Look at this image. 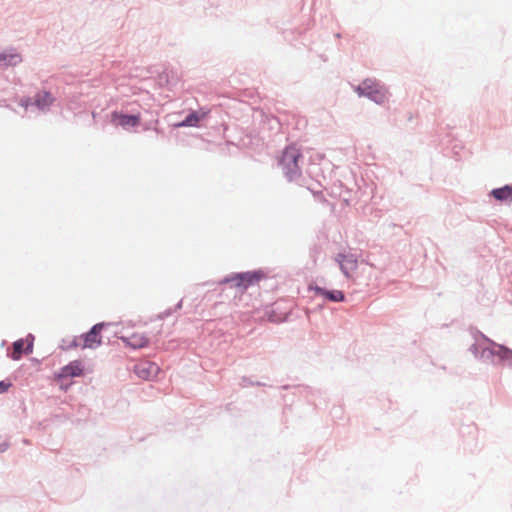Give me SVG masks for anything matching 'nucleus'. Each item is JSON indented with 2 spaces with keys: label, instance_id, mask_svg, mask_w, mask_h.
<instances>
[{
  "label": "nucleus",
  "instance_id": "f257e3e1",
  "mask_svg": "<svg viewBox=\"0 0 512 512\" xmlns=\"http://www.w3.org/2000/svg\"><path fill=\"white\" fill-rule=\"evenodd\" d=\"M302 157L301 151L296 145L287 146L279 160L283 173L289 180H294L301 175L299 160Z\"/></svg>",
  "mask_w": 512,
  "mask_h": 512
},
{
  "label": "nucleus",
  "instance_id": "f03ea898",
  "mask_svg": "<svg viewBox=\"0 0 512 512\" xmlns=\"http://www.w3.org/2000/svg\"><path fill=\"white\" fill-rule=\"evenodd\" d=\"M105 324L98 323L95 324L89 332L81 335L78 339L74 341V345L76 347H81L82 349H96L101 345V331L103 330Z\"/></svg>",
  "mask_w": 512,
  "mask_h": 512
},
{
  "label": "nucleus",
  "instance_id": "7ed1b4c3",
  "mask_svg": "<svg viewBox=\"0 0 512 512\" xmlns=\"http://www.w3.org/2000/svg\"><path fill=\"white\" fill-rule=\"evenodd\" d=\"M260 279L261 274L259 272H244L236 274L231 278H228L226 281L231 282L233 287L245 290Z\"/></svg>",
  "mask_w": 512,
  "mask_h": 512
},
{
  "label": "nucleus",
  "instance_id": "20e7f679",
  "mask_svg": "<svg viewBox=\"0 0 512 512\" xmlns=\"http://www.w3.org/2000/svg\"><path fill=\"white\" fill-rule=\"evenodd\" d=\"M84 372V366L82 361L74 360L66 366L62 367L59 373L56 375L58 380H63L70 377L82 376Z\"/></svg>",
  "mask_w": 512,
  "mask_h": 512
},
{
  "label": "nucleus",
  "instance_id": "39448f33",
  "mask_svg": "<svg viewBox=\"0 0 512 512\" xmlns=\"http://www.w3.org/2000/svg\"><path fill=\"white\" fill-rule=\"evenodd\" d=\"M112 123L117 126L122 127H135L139 125L140 123V116L139 115H125L120 112H113L112 113Z\"/></svg>",
  "mask_w": 512,
  "mask_h": 512
},
{
  "label": "nucleus",
  "instance_id": "423d86ee",
  "mask_svg": "<svg viewBox=\"0 0 512 512\" xmlns=\"http://www.w3.org/2000/svg\"><path fill=\"white\" fill-rule=\"evenodd\" d=\"M210 111L205 110L203 108L199 109L198 111H194L190 113L185 120L182 122L176 124V127H196L198 126L199 122L203 119H205L209 115Z\"/></svg>",
  "mask_w": 512,
  "mask_h": 512
},
{
  "label": "nucleus",
  "instance_id": "0eeeda50",
  "mask_svg": "<svg viewBox=\"0 0 512 512\" xmlns=\"http://www.w3.org/2000/svg\"><path fill=\"white\" fill-rule=\"evenodd\" d=\"M337 262L346 276H350V273L357 268V260L353 255L340 254L337 257Z\"/></svg>",
  "mask_w": 512,
  "mask_h": 512
},
{
  "label": "nucleus",
  "instance_id": "6e6552de",
  "mask_svg": "<svg viewBox=\"0 0 512 512\" xmlns=\"http://www.w3.org/2000/svg\"><path fill=\"white\" fill-rule=\"evenodd\" d=\"M134 371L140 378L149 379L157 373L158 367L154 363L142 362L135 366Z\"/></svg>",
  "mask_w": 512,
  "mask_h": 512
},
{
  "label": "nucleus",
  "instance_id": "1a4fd4ad",
  "mask_svg": "<svg viewBox=\"0 0 512 512\" xmlns=\"http://www.w3.org/2000/svg\"><path fill=\"white\" fill-rule=\"evenodd\" d=\"M122 340L133 348H143L148 344V338L143 333H132L123 336Z\"/></svg>",
  "mask_w": 512,
  "mask_h": 512
},
{
  "label": "nucleus",
  "instance_id": "9d476101",
  "mask_svg": "<svg viewBox=\"0 0 512 512\" xmlns=\"http://www.w3.org/2000/svg\"><path fill=\"white\" fill-rule=\"evenodd\" d=\"M366 97L370 98L371 100L375 101L378 104H381L384 103L385 100L387 99V91L383 86L377 83L376 89L368 92V95Z\"/></svg>",
  "mask_w": 512,
  "mask_h": 512
},
{
  "label": "nucleus",
  "instance_id": "9b49d317",
  "mask_svg": "<svg viewBox=\"0 0 512 512\" xmlns=\"http://www.w3.org/2000/svg\"><path fill=\"white\" fill-rule=\"evenodd\" d=\"M53 102V96L47 91L39 92L35 97V104L40 109L48 108Z\"/></svg>",
  "mask_w": 512,
  "mask_h": 512
},
{
  "label": "nucleus",
  "instance_id": "f8f14e48",
  "mask_svg": "<svg viewBox=\"0 0 512 512\" xmlns=\"http://www.w3.org/2000/svg\"><path fill=\"white\" fill-rule=\"evenodd\" d=\"M316 291L318 294L322 295L326 299L333 301V302H341L345 298L343 292L340 290L327 291L322 288H317Z\"/></svg>",
  "mask_w": 512,
  "mask_h": 512
},
{
  "label": "nucleus",
  "instance_id": "ddd939ff",
  "mask_svg": "<svg viewBox=\"0 0 512 512\" xmlns=\"http://www.w3.org/2000/svg\"><path fill=\"white\" fill-rule=\"evenodd\" d=\"M492 195L499 201H512V187L504 186L492 191Z\"/></svg>",
  "mask_w": 512,
  "mask_h": 512
},
{
  "label": "nucleus",
  "instance_id": "4468645a",
  "mask_svg": "<svg viewBox=\"0 0 512 512\" xmlns=\"http://www.w3.org/2000/svg\"><path fill=\"white\" fill-rule=\"evenodd\" d=\"M21 62L20 55L16 53L0 52V64L4 66L16 65Z\"/></svg>",
  "mask_w": 512,
  "mask_h": 512
},
{
  "label": "nucleus",
  "instance_id": "2eb2a0df",
  "mask_svg": "<svg viewBox=\"0 0 512 512\" xmlns=\"http://www.w3.org/2000/svg\"><path fill=\"white\" fill-rule=\"evenodd\" d=\"M376 84V81L372 79H366L356 88V92L359 96H367L368 92L376 89Z\"/></svg>",
  "mask_w": 512,
  "mask_h": 512
},
{
  "label": "nucleus",
  "instance_id": "dca6fc26",
  "mask_svg": "<svg viewBox=\"0 0 512 512\" xmlns=\"http://www.w3.org/2000/svg\"><path fill=\"white\" fill-rule=\"evenodd\" d=\"M24 344L23 339H19L13 343V352L11 354L13 360H19L21 358L24 351Z\"/></svg>",
  "mask_w": 512,
  "mask_h": 512
},
{
  "label": "nucleus",
  "instance_id": "f3484780",
  "mask_svg": "<svg viewBox=\"0 0 512 512\" xmlns=\"http://www.w3.org/2000/svg\"><path fill=\"white\" fill-rule=\"evenodd\" d=\"M10 387H11V383L1 381L0 382V393L7 391Z\"/></svg>",
  "mask_w": 512,
  "mask_h": 512
},
{
  "label": "nucleus",
  "instance_id": "a211bd4d",
  "mask_svg": "<svg viewBox=\"0 0 512 512\" xmlns=\"http://www.w3.org/2000/svg\"><path fill=\"white\" fill-rule=\"evenodd\" d=\"M26 351H27V353H31L32 352V343L28 344Z\"/></svg>",
  "mask_w": 512,
  "mask_h": 512
}]
</instances>
